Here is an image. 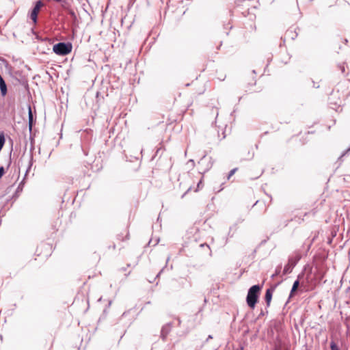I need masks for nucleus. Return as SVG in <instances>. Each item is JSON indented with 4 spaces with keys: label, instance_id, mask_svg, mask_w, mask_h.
Instances as JSON below:
<instances>
[{
    "label": "nucleus",
    "instance_id": "nucleus-1",
    "mask_svg": "<svg viewBox=\"0 0 350 350\" xmlns=\"http://www.w3.org/2000/svg\"><path fill=\"white\" fill-rule=\"evenodd\" d=\"M260 289L261 288L259 285H254L248 291L246 301L248 306L252 309L255 308L258 302Z\"/></svg>",
    "mask_w": 350,
    "mask_h": 350
},
{
    "label": "nucleus",
    "instance_id": "nucleus-2",
    "mask_svg": "<svg viewBox=\"0 0 350 350\" xmlns=\"http://www.w3.org/2000/svg\"><path fill=\"white\" fill-rule=\"evenodd\" d=\"M72 46L68 42H59L53 46V52L58 55H66L72 51Z\"/></svg>",
    "mask_w": 350,
    "mask_h": 350
},
{
    "label": "nucleus",
    "instance_id": "nucleus-3",
    "mask_svg": "<svg viewBox=\"0 0 350 350\" xmlns=\"http://www.w3.org/2000/svg\"><path fill=\"white\" fill-rule=\"evenodd\" d=\"M301 255L299 254H297L295 256L291 257L288 259V263L286 265V266L284 268V273H291L293 269V267L295 266L297 262L300 260Z\"/></svg>",
    "mask_w": 350,
    "mask_h": 350
},
{
    "label": "nucleus",
    "instance_id": "nucleus-4",
    "mask_svg": "<svg viewBox=\"0 0 350 350\" xmlns=\"http://www.w3.org/2000/svg\"><path fill=\"white\" fill-rule=\"evenodd\" d=\"M42 6H43V3H42V1H37L35 7L33 8V9L31 13L30 18L33 21L34 23H36V22H37L38 14Z\"/></svg>",
    "mask_w": 350,
    "mask_h": 350
},
{
    "label": "nucleus",
    "instance_id": "nucleus-5",
    "mask_svg": "<svg viewBox=\"0 0 350 350\" xmlns=\"http://www.w3.org/2000/svg\"><path fill=\"white\" fill-rule=\"evenodd\" d=\"M256 83V80L255 79V77L253 75L247 77L245 79V88H247L246 91H251V87L255 85Z\"/></svg>",
    "mask_w": 350,
    "mask_h": 350
},
{
    "label": "nucleus",
    "instance_id": "nucleus-6",
    "mask_svg": "<svg viewBox=\"0 0 350 350\" xmlns=\"http://www.w3.org/2000/svg\"><path fill=\"white\" fill-rule=\"evenodd\" d=\"M273 290L269 288L266 291L265 299L266 301L267 306H269L271 299H272Z\"/></svg>",
    "mask_w": 350,
    "mask_h": 350
},
{
    "label": "nucleus",
    "instance_id": "nucleus-7",
    "mask_svg": "<svg viewBox=\"0 0 350 350\" xmlns=\"http://www.w3.org/2000/svg\"><path fill=\"white\" fill-rule=\"evenodd\" d=\"M0 90L1 94L3 96H5L7 94V86L6 84L2 78V77L0 75Z\"/></svg>",
    "mask_w": 350,
    "mask_h": 350
},
{
    "label": "nucleus",
    "instance_id": "nucleus-8",
    "mask_svg": "<svg viewBox=\"0 0 350 350\" xmlns=\"http://www.w3.org/2000/svg\"><path fill=\"white\" fill-rule=\"evenodd\" d=\"M28 115H29V130L31 131L32 129V126H33V113H32L31 109L30 107H29Z\"/></svg>",
    "mask_w": 350,
    "mask_h": 350
},
{
    "label": "nucleus",
    "instance_id": "nucleus-9",
    "mask_svg": "<svg viewBox=\"0 0 350 350\" xmlns=\"http://www.w3.org/2000/svg\"><path fill=\"white\" fill-rule=\"evenodd\" d=\"M299 285V281L298 280L295 281V282L293 283L291 291V294H290L291 297H292L294 293L297 290Z\"/></svg>",
    "mask_w": 350,
    "mask_h": 350
},
{
    "label": "nucleus",
    "instance_id": "nucleus-10",
    "mask_svg": "<svg viewBox=\"0 0 350 350\" xmlns=\"http://www.w3.org/2000/svg\"><path fill=\"white\" fill-rule=\"evenodd\" d=\"M202 181H203V177H202L200 178V180H199V182L198 183L197 187H196V189H194L195 192L198 191L203 187Z\"/></svg>",
    "mask_w": 350,
    "mask_h": 350
},
{
    "label": "nucleus",
    "instance_id": "nucleus-11",
    "mask_svg": "<svg viewBox=\"0 0 350 350\" xmlns=\"http://www.w3.org/2000/svg\"><path fill=\"white\" fill-rule=\"evenodd\" d=\"M330 349L331 350H340L336 343L334 341L331 342L330 343Z\"/></svg>",
    "mask_w": 350,
    "mask_h": 350
},
{
    "label": "nucleus",
    "instance_id": "nucleus-12",
    "mask_svg": "<svg viewBox=\"0 0 350 350\" xmlns=\"http://www.w3.org/2000/svg\"><path fill=\"white\" fill-rule=\"evenodd\" d=\"M5 143V138L3 135H0V151L1 150Z\"/></svg>",
    "mask_w": 350,
    "mask_h": 350
},
{
    "label": "nucleus",
    "instance_id": "nucleus-13",
    "mask_svg": "<svg viewBox=\"0 0 350 350\" xmlns=\"http://www.w3.org/2000/svg\"><path fill=\"white\" fill-rule=\"evenodd\" d=\"M237 168H234L232 169L230 172H229V174L228 176V179L229 180L234 174V173L237 172Z\"/></svg>",
    "mask_w": 350,
    "mask_h": 350
},
{
    "label": "nucleus",
    "instance_id": "nucleus-14",
    "mask_svg": "<svg viewBox=\"0 0 350 350\" xmlns=\"http://www.w3.org/2000/svg\"><path fill=\"white\" fill-rule=\"evenodd\" d=\"M4 173H5L4 167H0V178L3 176Z\"/></svg>",
    "mask_w": 350,
    "mask_h": 350
},
{
    "label": "nucleus",
    "instance_id": "nucleus-15",
    "mask_svg": "<svg viewBox=\"0 0 350 350\" xmlns=\"http://www.w3.org/2000/svg\"><path fill=\"white\" fill-rule=\"evenodd\" d=\"M341 70H342V72H345V67H344V66H342V68H341Z\"/></svg>",
    "mask_w": 350,
    "mask_h": 350
}]
</instances>
